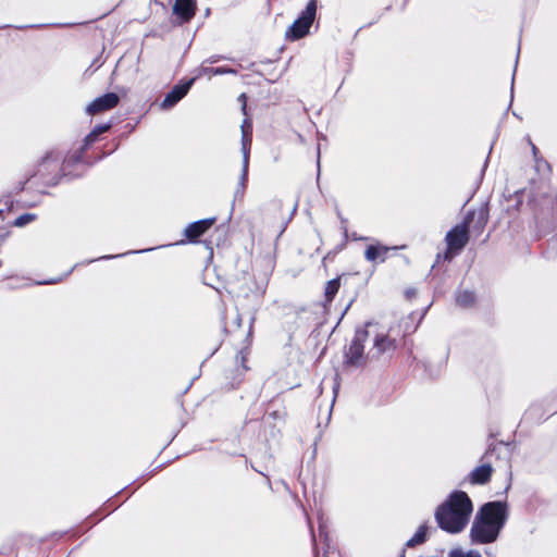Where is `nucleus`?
Instances as JSON below:
<instances>
[{"instance_id":"f03ea898","label":"nucleus","mask_w":557,"mask_h":557,"mask_svg":"<svg viewBox=\"0 0 557 557\" xmlns=\"http://www.w3.org/2000/svg\"><path fill=\"white\" fill-rule=\"evenodd\" d=\"M506 519L505 506L499 502L485 504L471 528L473 542L485 544L494 542Z\"/></svg>"},{"instance_id":"6ab92c4d","label":"nucleus","mask_w":557,"mask_h":557,"mask_svg":"<svg viewBox=\"0 0 557 557\" xmlns=\"http://www.w3.org/2000/svg\"><path fill=\"white\" fill-rule=\"evenodd\" d=\"M98 135L96 134V131H91L87 137H86V144H91L97 139Z\"/></svg>"},{"instance_id":"412c9836","label":"nucleus","mask_w":557,"mask_h":557,"mask_svg":"<svg viewBox=\"0 0 557 557\" xmlns=\"http://www.w3.org/2000/svg\"><path fill=\"white\" fill-rule=\"evenodd\" d=\"M238 100L243 103V112L246 113V95L242 94Z\"/></svg>"},{"instance_id":"2eb2a0df","label":"nucleus","mask_w":557,"mask_h":557,"mask_svg":"<svg viewBox=\"0 0 557 557\" xmlns=\"http://www.w3.org/2000/svg\"><path fill=\"white\" fill-rule=\"evenodd\" d=\"M338 288H339V280L338 278L331 280L326 283L325 298H326L327 302H331L333 300L334 296L338 292Z\"/></svg>"},{"instance_id":"1a4fd4ad","label":"nucleus","mask_w":557,"mask_h":557,"mask_svg":"<svg viewBox=\"0 0 557 557\" xmlns=\"http://www.w3.org/2000/svg\"><path fill=\"white\" fill-rule=\"evenodd\" d=\"M194 78L185 84L176 85L163 99L161 103L162 109H170L175 106L190 89L194 84Z\"/></svg>"},{"instance_id":"9b49d317","label":"nucleus","mask_w":557,"mask_h":557,"mask_svg":"<svg viewBox=\"0 0 557 557\" xmlns=\"http://www.w3.org/2000/svg\"><path fill=\"white\" fill-rule=\"evenodd\" d=\"M214 223V219H206L189 224L185 230V235L189 239H196L201 236L211 225Z\"/></svg>"},{"instance_id":"f3484780","label":"nucleus","mask_w":557,"mask_h":557,"mask_svg":"<svg viewBox=\"0 0 557 557\" xmlns=\"http://www.w3.org/2000/svg\"><path fill=\"white\" fill-rule=\"evenodd\" d=\"M449 557H481V555L474 550L465 553L461 549H454L450 552Z\"/></svg>"},{"instance_id":"ddd939ff","label":"nucleus","mask_w":557,"mask_h":557,"mask_svg":"<svg viewBox=\"0 0 557 557\" xmlns=\"http://www.w3.org/2000/svg\"><path fill=\"white\" fill-rule=\"evenodd\" d=\"M492 474V468L490 466H481L473 470L472 472V482L474 483H485L488 481Z\"/></svg>"},{"instance_id":"aec40b11","label":"nucleus","mask_w":557,"mask_h":557,"mask_svg":"<svg viewBox=\"0 0 557 557\" xmlns=\"http://www.w3.org/2000/svg\"><path fill=\"white\" fill-rule=\"evenodd\" d=\"M109 128H110V125L106 124V125L97 126L92 131H96V134L99 136L100 134L107 132Z\"/></svg>"},{"instance_id":"7ed1b4c3","label":"nucleus","mask_w":557,"mask_h":557,"mask_svg":"<svg viewBox=\"0 0 557 557\" xmlns=\"http://www.w3.org/2000/svg\"><path fill=\"white\" fill-rule=\"evenodd\" d=\"M389 327L379 322H369L360 330L369 346L368 357L379 358L384 352L395 349V341L389 336Z\"/></svg>"},{"instance_id":"0eeeda50","label":"nucleus","mask_w":557,"mask_h":557,"mask_svg":"<svg viewBox=\"0 0 557 557\" xmlns=\"http://www.w3.org/2000/svg\"><path fill=\"white\" fill-rule=\"evenodd\" d=\"M119 96L114 92L106 94L99 98H96L87 108L86 112L90 115H95L114 108L119 103Z\"/></svg>"},{"instance_id":"39448f33","label":"nucleus","mask_w":557,"mask_h":557,"mask_svg":"<svg viewBox=\"0 0 557 557\" xmlns=\"http://www.w3.org/2000/svg\"><path fill=\"white\" fill-rule=\"evenodd\" d=\"M251 147V124L245 120L242 125V152H243V173L240 185L244 188L248 175L249 153Z\"/></svg>"},{"instance_id":"dca6fc26","label":"nucleus","mask_w":557,"mask_h":557,"mask_svg":"<svg viewBox=\"0 0 557 557\" xmlns=\"http://www.w3.org/2000/svg\"><path fill=\"white\" fill-rule=\"evenodd\" d=\"M474 301V295L471 292L463 290L457 296V302L463 307L470 306Z\"/></svg>"},{"instance_id":"a211bd4d","label":"nucleus","mask_w":557,"mask_h":557,"mask_svg":"<svg viewBox=\"0 0 557 557\" xmlns=\"http://www.w3.org/2000/svg\"><path fill=\"white\" fill-rule=\"evenodd\" d=\"M33 219H34L33 214H23L15 220L14 225L20 226V227L24 226L27 223H29L30 221H33Z\"/></svg>"},{"instance_id":"9d476101","label":"nucleus","mask_w":557,"mask_h":557,"mask_svg":"<svg viewBox=\"0 0 557 557\" xmlns=\"http://www.w3.org/2000/svg\"><path fill=\"white\" fill-rule=\"evenodd\" d=\"M196 11L195 0H175L173 12L181 17L183 22L189 21Z\"/></svg>"},{"instance_id":"4468645a","label":"nucleus","mask_w":557,"mask_h":557,"mask_svg":"<svg viewBox=\"0 0 557 557\" xmlns=\"http://www.w3.org/2000/svg\"><path fill=\"white\" fill-rule=\"evenodd\" d=\"M426 531H428V528L425 525H421L417 530L414 535L410 540H408L407 546L413 547L416 545L424 543L426 540Z\"/></svg>"},{"instance_id":"20e7f679","label":"nucleus","mask_w":557,"mask_h":557,"mask_svg":"<svg viewBox=\"0 0 557 557\" xmlns=\"http://www.w3.org/2000/svg\"><path fill=\"white\" fill-rule=\"evenodd\" d=\"M315 1L311 0L307 4L305 11L301 13L300 17L297 18L288 29L286 34L287 37L292 39H299L307 35L315 17Z\"/></svg>"},{"instance_id":"6e6552de","label":"nucleus","mask_w":557,"mask_h":557,"mask_svg":"<svg viewBox=\"0 0 557 557\" xmlns=\"http://www.w3.org/2000/svg\"><path fill=\"white\" fill-rule=\"evenodd\" d=\"M366 338L360 336V330L356 332V336L346 352V357L349 363L359 364L363 358V350L366 347Z\"/></svg>"},{"instance_id":"4be33fe9","label":"nucleus","mask_w":557,"mask_h":557,"mask_svg":"<svg viewBox=\"0 0 557 557\" xmlns=\"http://www.w3.org/2000/svg\"><path fill=\"white\" fill-rule=\"evenodd\" d=\"M210 73H212L213 75H220L226 73V71L223 69H211Z\"/></svg>"},{"instance_id":"f257e3e1","label":"nucleus","mask_w":557,"mask_h":557,"mask_svg":"<svg viewBox=\"0 0 557 557\" xmlns=\"http://www.w3.org/2000/svg\"><path fill=\"white\" fill-rule=\"evenodd\" d=\"M472 503L465 492H454L435 512V519L441 529L456 534L461 532L469 522Z\"/></svg>"},{"instance_id":"423d86ee","label":"nucleus","mask_w":557,"mask_h":557,"mask_svg":"<svg viewBox=\"0 0 557 557\" xmlns=\"http://www.w3.org/2000/svg\"><path fill=\"white\" fill-rule=\"evenodd\" d=\"M448 250L446 257L458 252L468 242V226L466 224L457 225L446 236Z\"/></svg>"},{"instance_id":"f8f14e48","label":"nucleus","mask_w":557,"mask_h":557,"mask_svg":"<svg viewBox=\"0 0 557 557\" xmlns=\"http://www.w3.org/2000/svg\"><path fill=\"white\" fill-rule=\"evenodd\" d=\"M389 251V248L380 244L376 245H370L364 253V257L368 261L376 262V261H384L386 258L387 252Z\"/></svg>"}]
</instances>
